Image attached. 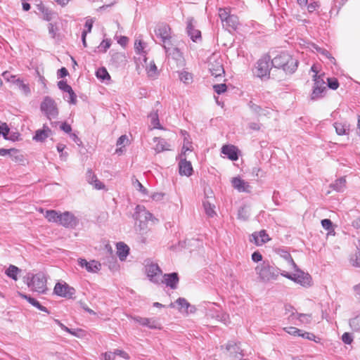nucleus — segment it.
Instances as JSON below:
<instances>
[{
	"instance_id": "50",
	"label": "nucleus",
	"mask_w": 360,
	"mask_h": 360,
	"mask_svg": "<svg viewBox=\"0 0 360 360\" xmlns=\"http://www.w3.org/2000/svg\"><path fill=\"white\" fill-rule=\"evenodd\" d=\"M125 56L121 53H115L111 56V62L117 65L119 63L124 60Z\"/></svg>"
},
{
	"instance_id": "47",
	"label": "nucleus",
	"mask_w": 360,
	"mask_h": 360,
	"mask_svg": "<svg viewBox=\"0 0 360 360\" xmlns=\"http://www.w3.org/2000/svg\"><path fill=\"white\" fill-rule=\"evenodd\" d=\"M111 46V40L110 39H103L100 45L98 46V49H99V51L101 52H106L107 50Z\"/></svg>"
},
{
	"instance_id": "28",
	"label": "nucleus",
	"mask_w": 360,
	"mask_h": 360,
	"mask_svg": "<svg viewBox=\"0 0 360 360\" xmlns=\"http://www.w3.org/2000/svg\"><path fill=\"white\" fill-rule=\"evenodd\" d=\"M175 303L179 306L178 309L179 310L185 308L186 311H188V309L190 308L189 311L191 313H193L195 311V307L194 306L191 305V304L184 297L178 298Z\"/></svg>"
},
{
	"instance_id": "63",
	"label": "nucleus",
	"mask_w": 360,
	"mask_h": 360,
	"mask_svg": "<svg viewBox=\"0 0 360 360\" xmlns=\"http://www.w3.org/2000/svg\"><path fill=\"white\" fill-rule=\"evenodd\" d=\"M252 260L255 262L262 261V255L259 251H255L251 256Z\"/></svg>"
},
{
	"instance_id": "25",
	"label": "nucleus",
	"mask_w": 360,
	"mask_h": 360,
	"mask_svg": "<svg viewBox=\"0 0 360 360\" xmlns=\"http://www.w3.org/2000/svg\"><path fill=\"white\" fill-rule=\"evenodd\" d=\"M129 253V248L122 242L117 243V254L121 261H124Z\"/></svg>"
},
{
	"instance_id": "40",
	"label": "nucleus",
	"mask_w": 360,
	"mask_h": 360,
	"mask_svg": "<svg viewBox=\"0 0 360 360\" xmlns=\"http://www.w3.org/2000/svg\"><path fill=\"white\" fill-rule=\"evenodd\" d=\"M323 75H314L313 80L314 82L313 86L317 87H326V83L323 79Z\"/></svg>"
},
{
	"instance_id": "8",
	"label": "nucleus",
	"mask_w": 360,
	"mask_h": 360,
	"mask_svg": "<svg viewBox=\"0 0 360 360\" xmlns=\"http://www.w3.org/2000/svg\"><path fill=\"white\" fill-rule=\"evenodd\" d=\"M208 68L211 75L215 77H221L225 73L221 58H210L208 62Z\"/></svg>"
},
{
	"instance_id": "52",
	"label": "nucleus",
	"mask_w": 360,
	"mask_h": 360,
	"mask_svg": "<svg viewBox=\"0 0 360 360\" xmlns=\"http://www.w3.org/2000/svg\"><path fill=\"white\" fill-rule=\"evenodd\" d=\"M328 81V86L333 89L336 90L339 87V82L338 79L335 77H329L327 79Z\"/></svg>"
},
{
	"instance_id": "43",
	"label": "nucleus",
	"mask_w": 360,
	"mask_h": 360,
	"mask_svg": "<svg viewBox=\"0 0 360 360\" xmlns=\"http://www.w3.org/2000/svg\"><path fill=\"white\" fill-rule=\"evenodd\" d=\"M216 318L225 325H227L229 323V315L224 311H218L216 315Z\"/></svg>"
},
{
	"instance_id": "34",
	"label": "nucleus",
	"mask_w": 360,
	"mask_h": 360,
	"mask_svg": "<svg viewBox=\"0 0 360 360\" xmlns=\"http://www.w3.org/2000/svg\"><path fill=\"white\" fill-rule=\"evenodd\" d=\"M20 272V269L18 267L11 264L9 267L6 270L5 274L8 277L13 279L14 281H17L18 274Z\"/></svg>"
},
{
	"instance_id": "1",
	"label": "nucleus",
	"mask_w": 360,
	"mask_h": 360,
	"mask_svg": "<svg viewBox=\"0 0 360 360\" xmlns=\"http://www.w3.org/2000/svg\"><path fill=\"white\" fill-rule=\"evenodd\" d=\"M298 65L299 60L287 52H281L271 60V66L281 69L286 75L293 74Z\"/></svg>"
},
{
	"instance_id": "51",
	"label": "nucleus",
	"mask_w": 360,
	"mask_h": 360,
	"mask_svg": "<svg viewBox=\"0 0 360 360\" xmlns=\"http://www.w3.org/2000/svg\"><path fill=\"white\" fill-rule=\"evenodd\" d=\"M299 337H302L304 339H307L309 340H313L316 342H318L319 341L316 340V335L312 333H309L306 331H303L301 330V333L299 335Z\"/></svg>"
},
{
	"instance_id": "42",
	"label": "nucleus",
	"mask_w": 360,
	"mask_h": 360,
	"mask_svg": "<svg viewBox=\"0 0 360 360\" xmlns=\"http://www.w3.org/2000/svg\"><path fill=\"white\" fill-rule=\"evenodd\" d=\"M146 327L150 329H161V324L155 319L148 318V321L146 325Z\"/></svg>"
},
{
	"instance_id": "31",
	"label": "nucleus",
	"mask_w": 360,
	"mask_h": 360,
	"mask_svg": "<svg viewBox=\"0 0 360 360\" xmlns=\"http://www.w3.org/2000/svg\"><path fill=\"white\" fill-rule=\"evenodd\" d=\"M202 206L205 210V214L209 217H214L216 215L214 211L215 205L208 200H204L202 201Z\"/></svg>"
},
{
	"instance_id": "7",
	"label": "nucleus",
	"mask_w": 360,
	"mask_h": 360,
	"mask_svg": "<svg viewBox=\"0 0 360 360\" xmlns=\"http://www.w3.org/2000/svg\"><path fill=\"white\" fill-rule=\"evenodd\" d=\"M53 292L56 295L61 297L72 299L76 292V290L66 283L58 282L56 284Z\"/></svg>"
},
{
	"instance_id": "36",
	"label": "nucleus",
	"mask_w": 360,
	"mask_h": 360,
	"mask_svg": "<svg viewBox=\"0 0 360 360\" xmlns=\"http://www.w3.org/2000/svg\"><path fill=\"white\" fill-rule=\"evenodd\" d=\"M346 180L345 177H340L337 179L333 184H331V188L333 190L338 192L343 191L344 188L345 187Z\"/></svg>"
},
{
	"instance_id": "37",
	"label": "nucleus",
	"mask_w": 360,
	"mask_h": 360,
	"mask_svg": "<svg viewBox=\"0 0 360 360\" xmlns=\"http://www.w3.org/2000/svg\"><path fill=\"white\" fill-rule=\"evenodd\" d=\"M13 83L16 84L18 86V88L22 91H23V93L25 95H28L30 94V89L29 85L27 84H25L23 82V81L22 79H20V78H18V79H15L14 81H13Z\"/></svg>"
},
{
	"instance_id": "26",
	"label": "nucleus",
	"mask_w": 360,
	"mask_h": 360,
	"mask_svg": "<svg viewBox=\"0 0 360 360\" xmlns=\"http://www.w3.org/2000/svg\"><path fill=\"white\" fill-rule=\"evenodd\" d=\"M311 46L314 51H316L317 53H320L324 58L329 59L331 63L335 64V63H336L335 58L332 56V55L330 53V52L328 50H326V49L321 48V47L319 46L317 44H314V43H312L311 44Z\"/></svg>"
},
{
	"instance_id": "38",
	"label": "nucleus",
	"mask_w": 360,
	"mask_h": 360,
	"mask_svg": "<svg viewBox=\"0 0 360 360\" xmlns=\"http://www.w3.org/2000/svg\"><path fill=\"white\" fill-rule=\"evenodd\" d=\"M350 328L354 331H360V313L349 321Z\"/></svg>"
},
{
	"instance_id": "12",
	"label": "nucleus",
	"mask_w": 360,
	"mask_h": 360,
	"mask_svg": "<svg viewBox=\"0 0 360 360\" xmlns=\"http://www.w3.org/2000/svg\"><path fill=\"white\" fill-rule=\"evenodd\" d=\"M147 276L149 280L155 284H160L162 270L157 264H150L146 266Z\"/></svg>"
},
{
	"instance_id": "18",
	"label": "nucleus",
	"mask_w": 360,
	"mask_h": 360,
	"mask_svg": "<svg viewBox=\"0 0 360 360\" xmlns=\"http://www.w3.org/2000/svg\"><path fill=\"white\" fill-rule=\"evenodd\" d=\"M221 152L232 161H236L238 159L239 150L238 148L233 145L223 146Z\"/></svg>"
},
{
	"instance_id": "30",
	"label": "nucleus",
	"mask_w": 360,
	"mask_h": 360,
	"mask_svg": "<svg viewBox=\"0 0 360 360\" xmlns=\"http://www.w3.org/2000/svg\"><path fill=\"white\" fill-rule=\"evenodd\" d=\"M154 141L157 142L155 150L157 153H161L165 150H169L170 145L163 139L155 138Z\"/></svg>"
},
{
	"instance_id": "3",
	"label": "nucleus",
	"mask_w": 360,
	"mask_h": 360,
	"mask_svg": "<svg viewBox=\"0 0 360 360\" xmlns=\"http://www.w3.org/2000/svg\"><path fill=\"white\" fill-rule=\"evenodd\" d=\"M155 36L160 39L166 53L171 49L172 44L171 41V28L166 22H158L154 30Z\"/></svg>"
},
{
	"instance_id": "61",
	"label": "nucleus",
	"mask_w": 360,
	"mask_h": 360,
	"mask_svg": "<svg viewBox=\"0 0 360 360\" xmlns=\"http://www.w3.org/2000/svg\"><path fill=\"white\" fill-rule=\"evenodd\" d=\"M151 117V123L153 125L155 128L160 129V122L158 119V115L157 112H155L154 114H150Z\"/></svg>"
},
{
	"instance_id": "60",
	"label": "nucleus",
	"mask_w": 360,
	"mask_h": 360,
	"mask_svg": "<svg viewBox=\"0 0 360 360\" xmlns=\"http://www.w3.org/2000/svg\"><path fill=\"white\" fill-rule=\"evenodd\" d=\"M342 341L346 345H350L353 342V337L349 333H345L342 335Z\"/></svg>"
},
{
	"instance_id": "54",
	"label": "nucleus",
	"mask_w": 360,
	"mask_h": 360,
	"mask_svg": "<svg viewBox=\"0 0 360 360\" xmlns=\"http://www.w3.org/2000/svg\"><path fill=\"white\" fill-rule=\"evenodd\" d=\"M219 18L222 22V24L224 23V22L230 17L231 15L229 13L227 8H220L219 9Z\"/></svg>"
},
{
	"instance_id": "13",
	"label": "nucleus",
	"mask_w": 360,
	"mask_h": 360,
	"mask_svg": "<svg viewBox=\"0 0 360 360\" xmlns=\"http://www.w3.org/2000/svg\"><path fill=\"white\" fill-rule=\"evenodd\" d=\"M179 282V277L176 272L165 274L163 275V280L160 278V283H165L167 287H169L172 290L177 288Z\"/></svg>"
},
{
	"instance_id": "21",
	"label": "nucleus",
	"mask_w": 360,
	"mask_h": 360,
	"mask_svg": "<svg viewBox=\"0 0 360 360\" xmlns=\"http://www.w3.org/2000/svg\"><path fill=\"white\" fill-rule=\"evenodd\" d=\"M51 134V129L46 125L44 124L41 129H37L33 136V140L38 142L44 141Z\"/></svg>"
},
{
	"instance_id": "5",
	"label": "nucleus",
	"mask_w": 360,
	"mask_h": 360,
	"mask_svg": "<svg viewBox=\"0 0 360 360\" xmlns=\"http://www.w3.org/2000/svg\"><path fill=\"white\" fill-rule=\"evenodd\" d=\"M41 111L49 120L56 118L58 115V109L56 103L50 96H45L40 105Z\"/></svg>"
},
{
	"instance_id": "20",
	"label": "nucleus",
	"mask_w": 360,
	"mask_h": 360,
	"mask_svg": "<svg viewBox=\"0 0 360 360\" xmlns=\"http://www.w3.org/2000/svg\"><path fill=\"white\" fill-rule=\"evenodd\" d=\"M179 174L190 176L192 175L193 169L190 161L186 158L181 159L179 162Z\"/></svg>"
},
{
	"instance_id": "2",
	"label": "nucleus",
	"mask_w": 360,
	"mask_h": 360,
	"mask_svg": "<svg viewBox=\"0 0 360 360\" xmlns=\"http://www.w3.org/2000/svg\"><path fill=\"white\" fill-rule=\"evenodd\" d=\"M255 272L260 282L269 283L278 278L280 269L269 260H264L255 267Z\"/></svg>"
},
{
	"instance_id": "10",
	"label": "nucleus",
	"mask_w": 360,
	"mask_h": 360,
	"mask_svg": "<svg viewBox=\"0 0 360 360\" xmlns=\"http://www.w3.org/2000/svg\"><path fill=\"white\" fill-rule=\"evenodd\" d=\"M186 33L194 42L202 39L201 32L196 29V22L193 17H188L186 19Z\"/></svg>"
},
{
	"instance_id": "27",
	"label": "nucleus",
	"mask_w": 360,
	"mask_h": 360,
	"mask_svg": "<svg viewBox=\"0 0 360 360\" xmlns=\"http://www.w3.org/2000/svg\"><path fill=\"white\" fill-rule=\"evenodd\" d=\"M248 105L250 108V110L258 116L267 115L269 113L267 109L262 108L260 105H257L252 101H250L248 103Z\"/></svg>"
},
{
	"instance_id": "11",
	"label": "nucleus",
	"mask_w": 360,
	"mask_h": 360,
	"mask_svg": "<svg viewBox=\"0 0 360 360\" xmlns=\"http://www.w3.org/2000/svg\"><path fill=\"white\" fill-rule=\"evenodd\" d=\"M143 217L146 221L151 220L153 218V215L146 210L143 206L137 205L135 209V212L133 214V218L136 220H140V229H143L146 226L145 221H142L141 219Z\"/></svg>"
},
{
	"instance_id": "15",
	"label": "nucleus",
	"mask_w": 360,
	"mask_h": 360,
	"mask_svg": "<svg viewBox=\"0 0 360 360\" xmlns=\"http://www.w3.org/2000/svg\"><path fill=\"white\" fill-rule=\"evenodd\" d=\"M78 264L82 267L85 268L86 270L91 273H96L101 269V264L96 260H91L90 262H87L85 259L79 258L78 259Z\"/></svg>"
},
{
	"instance_id": "32",
	"label": "nucleus",
	"mask_w": 360,
	"mask_h": 360,
	"mask_svg": "<svg viewBox=\"0 0 360 360\" xmlns=\"http://www.w3.org/2000/svg\"><path fill=\"white\" fill-rule=\"evenodd\" d=\"M326 91V87L313 86L311 99L315 101L323 98L325 96Z\"/></svg>"
},
{
	"instance_id": "39",
	"label": "nucleus",
	"mask_w": 360,
	"mask_h": 360,
	"mask_svg": "<svg viewBox=\"0 0 360 360\" xmlns=\"http://www.w3.org/2000/svg\"><path fill=\"white\" fill-rule=\"evenodd\" d=\"M145 45H146L145 43L143 41H142L141 40H139V41L136 40L135 44H134L136 53L139 55L144 56L145 57L144 60L146 62V51H144Z\"/></svg>"
},
{
	"instance_id": "44",
	"label": "nucleus",
	"mask_w": 360,
	"mask_h": 360,
	"mask_svg": "<svg viewBox=\"0 0 360 360\" xmlns=\"http://www.w3.org/2000/svg\"><path fill=\"white\" fill-rule=\"evenodd\" d=\"M148 77H152L158 75V68L154 61H151L146 68Z\"/></svg>"
},
{
	"instance_id": "4",
	"label": "nucleus",
	"mask_w": 360,
	"mask_h": 360,
	"mask_svg": "<svg viewBox=\"0 0 360 360\" xmlns=\"http://www.w3.org/2000/svg\"><path fill=\"white\" fill-rule=\"evenodd\" d=\"M24 279L32 290L39 293H45L46 290V279L42 273L36 274H28Z\"/></svg>"
},
{
	"instance_id": "19",
	"label": "nucleus",
	"mask_w": 360,
	"mask_h": 360,
	"mask_svg": "<svg viewBox=\"0 0 360 360\" xmlns=\"http://www.w3.org/2000/svg\"><path fill=\"white\" fill-rule=\"evenodd\" d=\"M86 181L94 185V188L97 190L103 189L105 187V185L100 181L96 175L93 172L91 169H88L86 173Z\"/></svg>"
},
{
	"instance_id": "48",
	"label": "nucleus",
	"mask_w": 360,
	"mask_h": 360,
	"mask_svg": "<svg viewBox=\"0 0 360 360\" xmlns=\"http://www.w3.org/2000/svg\"><path fill=\"white\" fill-rule=\"evenodd\" d=\"M249 218V214L245 207H240L238 211V219L247 221Z\"/></svg>"
},
{
	"instance_id": "56",
	"label": "nucleus",
	"mask_w": 360,
	"mask_h": 360,
	"mask_svg": "<svg viewBox=\"0 0 360 360\" xmlns=\"http://www.w3.org/2000/svg\"><path fill=\"white\" fill-rule=\"evenodd\" d=\"M66 93L68 94L69 96H68V98L66 100L70 104H73V105H75L77 102V95L75 93V91L72 90V89L71 88V89H70L68 91H67Z\"/></svg>"
},
{
	"instance_id": "14",
	"label": "nucleus",
	"mask_w": 360,
	"mask_h": 360,
	"mask_svg": "<svg viewBox=\"0 0 360 360\" xmlns=\"http://www.w3.org/2000/svg\"><path fill=\"white\" fill-rule=\"evenodd\" d=\"M295 271L294 281L300 283L302 286H310L311 283V277L308 273H305L300 269L293 268Z\"/></svg>"
},
{
	"instance_id": "64",
	"label": "nucleus",
	"mask_w": 360,
	"mask_h": 360,
	"mask_svg": "<svg viewBox=\"0 0 360 360\" xmlns=\"http://www.w3.org/2000/svg\"><path fill=\"white\" fill-rule=\"evenodd\" d=\"M354 295L356 300L360 302V283L353 286Z\"/></svg>"
},
{
	"instance_id": "62",
	"label": "nucleus",
	"mask_w": 360,
	"mask_h": 360,
	"mask_svg": "<svg viewBox=\"0 0 360 360\" xmlns=\"http://www.w3.org/2000/svg\"><path fill=\"white\" fill-rule=\"evenodd\" d=\"M252 174L257 177H262L264 176V173L260 167H254L252 169Z\"/></svg>"
},
{
	"instance_id": "9",
	"label": "nucleus",
	"mask_w": 360,
	"mask_h": 360,
	"mask_svg": "<svg viewBox=\"0 0 360 360\" xmlns=\"http://www.w3.org/2000/svg\"><path fill=\"white\" fill-rule=\"evenodd\" d=\"M79 224V219L70 212H60L59 225L67 229H75Z\"/></svg>"
},
{
	"instance_id": "59",
	"label": "nucleus",
	"mask_w": 360,
	"mask_h": 360,
	"mask_svg": "<svg viewBox=\"0 0 360 360\" xmlns=\"http://www.w3.org/2000/svg\"><path fill=\"white\" fill-rule=\"evenodd\" d=\"M58 86L61 91L64 92L68 91L72 88L69 84H68L67 81L65 80L59 81L58 82Z\"/></svg>"
},
{
	"instance_id": "49",
	"label": "nucleus",
	"mask_w": 360,
	"mask_h": 360,
	"mask_svg": "<svg viewBox=\"0 0 360 360\" xmlns=\"http://www.w3.org/2000/svg\"><path fill=\"white\" fill-rule=\"evenodd\" d=\"M65 148V145L63 143H58L56 146L57 150L60 153V158L63 160H66L68 156V153L67 152H64Z\"/></svg>"
},
{
	"instance_id": "46",
	"label": "nucleus",
	"mask_w": 360,
	"mask_h": 360,
	"mask_svg": "<svg viewBox=\"0 0 360 360\" xmlns=\"http://www.w3.org/2000/svg\"><path fill=\"white\" fill-rule=\"evenodd\" d=\"M321 224L324 229H326L327 231L332 230V231L333 232V235H335V232L333 229V222L330 219H322L321 221Z\"/></svg>"
},
{
	"instance_id": "35",
	"label": "nucleus",
	"mask_w": 360,
	"mask_h": 360,
	"mask_svg": "<svg viewBox=\"0 0 360 360\" xmlns=\"http://www.w3.org/2000/svg\"><path fill=\"white\" fill-rule=\"evenodd\" d=\"M37 9L43 14L44 20L50 21L52 19V13L43 4H37Z\"/></svg>"
},
{
	"instance_id": "17",
	"label": "nucleus",
	"mask_w": 360,
	"mask_h": 360,
	"mask_svg": "<svg viewBox=\"0 0 360 360\" xmlns=\"http://www.w3.org/2000/svg\"><path fill=\"white\" fill-rule=\"evenodd\" d=\"M271 238L269 235L266 233L265 230H261L259 232H254L251 235L250 241L254 242L257 245H262L268 241H269Z\"/></svg>"
},
{
	"instance_id": "6",
	"label": "nucleus",
	"mask_w": 360,
	"mask_h": 360,
	"mask_svg": "<svg viewBox=\"0 0 360 360\" xmlns=\"http://www.w3.org/2000/svg\"><path fill=\"white\" fill-rule=\"evenodd\" d=\"M271 58L269 55L262 57L257 63L256 72L259 77L269 75L271 66Z\"/></svg>"
},
{
	"instance_id": "41",
	"label": "nucleus",
	"mask_w": 360,
	"mask_h": 360,
	"mask_svg": "<svg viewBox=\"0 0 360 360\" xmlns=\"http://www.w3.org/2000/svg\"><path fill=\"white\" fill-rule=\"evenodd\" d=\"M96 75L98 79H101V80L105 79H110V76L109 73L108 72L107 70L105 68H99L96 72Z\"/></svg>"
},
{
	"instance_id": "53",
	"label": "nucleus",
	"mask_w": 360,
	"mask_h": 360,
	"mask_svg": "<svg viewBox=\"0 0 360 360\" xmlns=\"http://www.w3.org/2000/svg\"><path fill=\"white\" fill-rule=\"evenodd\" d=\"M133 184L134 187L139 190L143 195H148V190L142 185V184L138 180L135 179V181L133 182Z\"/></svg>"
},
{
	"instance_id": "55",
	"label": "nucleus",
	"mask_w": 360,
	"mask_h": 360,
	"mask_svg": "<svg viewBox=\"0 0 360 360\" xmlns=\"http://www.w3.org/2000/svg\"><path fill=\"white\" fill-rule=\"evenodd\" d=\"M213 89L217 94H221L226 91L227 86L226 84H218L213 85Z\"/></svg>"
},
{
	"instance_id": "57",
	"label": "nucleus",
	"mask_w": 360,
	"mask_h": 360,
	"mask_svg": "<svg viewBox=\"0 0 360 360\" xmlns=\"http://www.w3.org/2000/svg\"><path fill=\"white\" fill-rule=\"evenodd\" d=\"M284 330L293 336H299L300 333H301L300 329L292 326L284 328Z\"/></svg>"
},
{
	"instance_id": "33",
	"label": "nucleus",
	"mask_w": 360,
	"mask_h": 360,
	"mask_svg": "<svg viewBox=\"0 0 360 360\" xmlns=\"http://www.w3.org/2000/svg\"><path fill=\"white\" fill-rule=\"evenodd\" d=\"M278 254L283 257L285 260H286L292 266L293 268H297V264L294 262L292 256L290 252L284 249H278L277 251Z\"/></svg>"
},
{
	"instance_id": "24",
	"label": "nucleus",
	"mask_w": 360,
	"mask_h": 360,
	"mask_svg": "<svg viewBox=\"0 0 360 360\" xmlns=\"http://www.w3.org/2000/svg\"><path fill=\"white\" fill-rule=\"evenodd\" d=\"M333 127L335 129V132L339 136L349 135V124L347 122H335L333 124Z\"/></svg>"
},
{
	"instance_id": "58",
	"label": "nucleus",
	"mask_w": 360,
	"mask_h": 360,
	"mask_svg": "<svg viewBox=\"0 0 360 360\" xmlns=\"http://www.w3.org/2000/svg\"><path fill=\"white\" fill-rule=\"evenodd\" d=\"M179 79L184 83H189L192 80V76L190 73L184 71L180 73Z\"/></svg>"
},
{
	"instance_id": "29",
	"label": "nucleus",
	"mask_w": 360,
	"mask_h": 360,
	"mask_svg": "<svg viewBox=\"0 0 360 360\" xmlns=\"http://www.w3.org/2000/svg\"><path fill=\"white\" fill-rule=\"evenodd\" d=\"M60 212L54 210H46L45 214V218L49 221V222H53L59 224L60 221Z\"/></svg>"
},
{
	"instance_id": "23",
	"label": "nucleus",
	"mask_w": 360,
	"mask_h": 360,
	"mask_svg": "<svg viewBox=\"0 0 360 360\" xmlns=\"http://www.w3.org/2000/svg\"><path fill=\"white\" fill-rule=\"evenodd\" d=\"M239 25V20L238 16L231 15L225 22L223 23V27L226 28L229 32L237 30Z\"/></svg>"
},
{
	"instance_id": "22",
	"label": "nucleus",
	"mask_w": 360,
	"mask_h": 360,
	"mask_svg": "<svg viewBox=\"0 0 360 360\" xmlns=\"http://www.w3.org/2000/svg\"><path fill=\"white\" fill-rule=\"evenodd\" d=\"M18 295L24 299V300H26L30 304H31L32 306L35 307L36 308H37L39 310L41 311H44V312H46L47 314H49L50 311H49V309L42 306L39 301H37L36 299L32 297L30 295H26L23 292H18Z\"/></svg>"
},
{
	"instance_id": "16",
	"label": "nucleus",
	"mask_w": 360,
	"mask_h": 360,
	"mask_svg": "<svg viewBox=\"0 0 360 360\" xmlns=\"http://www.w3.org/2000/svg\"><path fill=\"white\" fill-rule=\"evenodd\" d=\"M231 184L233 187L238 192L250 193L251 186L248 182L245 181L239 176L232 178Z\"/></svg>"
},
{
	"instance_id": "45",
	"label": "nucleus",
	"mask_w": 360,
	"mask_h": 360,
	"mask_svg": "<svg viewBox=\"0 0 360 360\" xmlns=\"http://www.w3.org/2000/svg\"><path fill=\"white\" fill-rule=\"evenodd\" d=\"M10 134V128L6 122L0 121V136L2 135L4 139H7L8 135Z\"/></svg>"
}]
</instances>
